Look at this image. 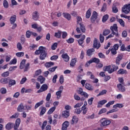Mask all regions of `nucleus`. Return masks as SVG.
I'll return each instance as SVG.
<instances>
[{"label": "nucleus", "mask_w": 130, "mask_h": 130, "mask_svg": "<svg viewBox=\"0 0 130 130\" xmlns=\"http://www.w3.org/2000/svg\"><path fill=\"white\" fill-rule=\"evenodd\" d=\"M60 53H62L61 57L64 59V61H69L70 60V56H69L67 53H64L63 50L60 51Z\"/></svg>", "instance_id": "6"}, {"label": "nucleus", "mask_w": 130, "mask_h": 130, "mask_svg": "<svg viewBox=\"0 0 130 130\" xmlns=\"http://www.w3.org/2000/svg\"><path fill=\"white\" fill-rule=\"evenodd\" d=\"M25 110V107L24 106V105L23 104H20L17 108V111L19 112H22V111Z\"/></svg>", "instance_id": "20"}, {"label": "nucleus", "mask_w": 130, "mask_h": 130, "mask_svg": "<svg viewBox=\"0 0 130 130\" xmlns=\"http://www.w3.org/2000/svg\"><path fill=\"white\" fill-rule=\"evenodd\" d=\"M17 63V59L14 58L11 60L9 64H16Z\"/></svg>", "instance_id": "59"}, {"label": "nucleus", "mask_w": 130, "mask_h": 130, "mask_svg": "<svg viewBox=\"0 0 130 130\" xmlns=\"http://www.w3.org/2000/svg\"><path fill=\"white\" fill-rule=\"evenodd\" d=\"M16 55L18 57H22V56H24V52H17L16 53Z\"/></svg>", "instance_id": "54"}, {"label": "nucleus", "mask_w": 130, "mask_h": 130, "mask_svg": "<svg viewBox=\"0 0 130 130\" xmlns=\"http://www.w3.org/2000/svg\"><path fill=\"white\" fill-rule=\"evenodd\" d=\"M42 73V71H41V70H37L35 72V75L34 76V78H35V77H36V76H39V75H41Z\"/></svg>", "instance_id": "50"}, {"label": "nucleus", "mask_w": 130, "mask_h": 130, "mask_svg": "<svg viewBox=\"0 0 130 130\" xmlns=\"http://www.w3.org/2000/svg\"><path fill=\"white\" fill-rule=\"evenodd\" d=\"M63 16L64 18H66V19H67V20H70L71 19V15L69 13H63Z\"/></svg>", "instance_id": "38"}, {"label": "nucleus", "mask_w": 130, "mask_h": 130, "mask_svg": "<svg viewBox=\"0 0 130 130\" xmlns=\"http://www.w3.org/2000/svg\"><path fill=\"white\" fill-rule=\"evenodd\" d=\"M95 52V49L94 48H91L89 49L87 52L86 53L88 56H90V55H92L93 54V53Z\"/></svg>", "instance_id": "25"}, {"label": "nucleus", "mask_w": 130, "mask_h": 130, "mask_svg": "<svg viewBox=\"0 0 130 130\" xmlns=\"http://www.w3.org/2000/svg\"><path fill=\"white\" fill-rule=\"evenodd\" d=\"M3 6L5 9H8L9 8V3L7 1V0H4L3 1Z\"/></svg>", "instance_id": "43"}, {"label": "nucleus", "mask_w": 130, "mask_h": 130, "mask_svg": "<svg viewBox=\"0 0 130 130\" xmlns=\"http://www.w3.org/2000/svg\"><path fill=\"white\" fill-rule=\"evenodd\" d=\"M106 93H107V90L104 89L101 91V92H100L99 93V94L97 95V97H99V96H102L103 95H105V94H106Z\"/></svg>", "instance_id": "41"}, {"label": "nucleus", "mask_w": 130, "mask_h": 130, "mask_svg": "<svg viewBox=\"0 0 130 130\" xmlns=\"http://www.w3.org/2000/svg\"><path fill=\"white\" fill-rule=\"evenodd\" d=\"M94 100V98H91L90 99H88V103L89 105H92L93 104V101Z\"/></svg>", "instance_id": "60"}, {"label": "nucleus", "mask_w": 130, "mask_h": 130, "mask_svg": "<svg viewBox=\"0 0 130 130\" xmlns=\"http://www.w3.org/2000/svg\"><path fill=\"white\" fill-rule=\"evenodd\" d=\"M55 109H56V107H53L51 108L48 111V114H51L53 113V112L54 111V110H55Z\"/></svg>", "instance_id": "40"}, {"label": "nucleus", "mask_w": 130, "mask_h": 130, "mask_svg": "<svg viewBox=\"0 0 130 130\" xmlns=\"http://www.w3.org/2000/svg\"><path fill=\"white\" fill-rule=\"evenodd\" d=\"M122 11L125 14H129L130 12V4L125 5L122 8Z\"/></svg>", "instance_id": "4"}, {"label": "nucleus", "mask_w": 130, "mask_h": 130, "mask_svg": "<svg viewBox=\"0 0 130 130\" xmlns=\"http://www.w3.org/2000/svg\"><path fill=\"white\" fill-rule=\"evenodd\" d=\"M124 84L119 83L117 85V88L120 92H125V87L123 86Z\"/></svg>", "instance_id": "11"}, {"label": "nucleus", "mask_w": 130, "mask_h": 130, "mask_svg": "<svg viewBox=\"0 0 130 130\" xmlns=\"http://www.w3.org/2000/svg\"><path fill=\"white\" fill-rule=\"evenodd\" d=\"M110 33V30L108 29H105L103 32V35H104V36H107V35H108V34H109Z\"/></svg>", "instance_id": "44"}, {"label": "nucleus", "mask_w": 130, "mask_h": 130, "mask_svg": "<svg viewBox=\"0 0 130 130\" xmlns=\"http://www.w3.org/2000/svg\"><path fill=\"white\" fill-rule=\"evenodd\" d=\"M110 29L112 32H116V33H118V30L117 29V25L114 24L113 26H111Z\"/></svg>", "instance_id": "28"}, {"label": "nucleus", "mask_w": 130, "mask_h": 130, "mask_svg": "<svg viewBox=\"0 0 130 130\" xmlns=\"http://www.w3.org/2000/svg\"><path fill=\"white\" fill-rule=\"evenodd\" d=\"M56 47H57V43H55L52 45L51 49L52 50H55V49H56Z\"/></svg>", "instance_id": "61"}, {"label": "nucleus", "mask_w": 130, "mask_h": 130, "mask_svg": "<svg viewBox=\"0 0 130 130\" xmlns=\"http://www.w3.org/2000/svg\"><path fill=\"white\" fill-rule=\"evenodd\" d=\"M38 81L40 82L41 84H43L44 81H45V78L43 77L42 76H40L38 78Z\"/></svg>", "instance_id": "35"}, {"label": "nucleus", "mask_w": 130, "mask_h": 130, "mask_svg": "<svg viewBox=\"0 0 130 130\" xmlns=\"http://www.w3.org/2000/svg\"><path fill=\"white\" fill-rule=\"evenodd\" d=\"M77 27H80L82 32H83V33H85L86 28H85V26H84V24L82 23V18H81V17L78 16L77 17Z\"/></svg>", "instance_id": "1"}, {"label": "nucleus", "mask_w": 130, "mask_h": 130, "mask_svg": "<svg viewBox=\"0 0 130 130\" xmlns=\"http://www.w3.org/2000/svg\"><path fill=\"white\" fill-rule=\"evenodd\" d=\"M124 105L123 104H116V105H114L113 106V108H115V109H116V108H122Z\"/></svg>", "instance_id": "32"}, {"label": "nucleus", "mask_w": 130, "mask_h": 130, "mask_svg": "<svg viewBox=\"0 0 130 130\" xmlns=\"http://www.w3.org/2000/svg\"><path fill=\"white\" fill-rule=\"evenodd\" d=\"M62 92H61V91H59L58 90V91L56 92V95L57 96L56 98L57 99H59V98H60V97H61V93Z\"/></svg>", "instance_id": "45"}, {"label": "nucleus", "mask_w": 130, "mask_h": 130, "mask_svg": "<svg viewBox=\"0 0 130 130\" xmlns=\"http://www.w3.org/2000/svg\"><path fill=\"white\" fill-rule=\"evenodd\" d=\"M62 34V38L63 39H66L67 38V36H68V32L66 31H63L61 32Z\"/></svg>", "instance_id": "55"}, {"label": "nucleus", "mask_w": 130, "mask_h": 130, "mask_svg": "<svg viewBox=\"0 0 130 130\" xmlns=\"http://www.w3.org/2000/svg\"><path fill=\"white\" fill-rule=\"evenodd\" d=\"M44 48H45L44 47H42V46H40L39 48V50H37L35 51V54H37V55L41 54V51L44 50Z\"/></svg>", "instance_id": "31"}, {"label": "nucleus", "mask_w": 130, "mask_h": 130, "mask_svg": "<svg viewBox=\"0 0 130 130\" xmlns=\"http://www.w3.org/2000/svg\"><path fill=\"white\" fill-rule=\"evenodd\" d=\"M61 33L62 31L61 30H58L57 32L55 33L54 37H56V38H60L61 37Z\"/></svg>", "instance_id": "33"}, {"label": "nucleus", "mask_w": 130, "mask_h": 130, "mask_svg": "<svg viewBox=\"0 0 130 130\" xmlns=\"http://www.w3.org/2000/svg\"><path fill=\"white\" fill-rule=\"evenodd\" d=\"M104 70L105 72H108L109 74H112V73H113V68L111 67V66H107L105 67V69H104Z\"/></svg>", "instance_id": "13"}, {"label": "nucleus", "mask_w": 130, "mask_h": 130, "mask_svg": "<svg viewBox=\"0 0 130 130\" xmlns=\"http://www.w3.org/2000/svg\"><path fill=\"white\" fill-rule=\"evenodd\" d=\"M1 82L2 84H8L9 80L7 78H3L1 80Z\"/></svg>", "instance_id": "51"}, {"label": "nucleus", "mask_w": 130, "mask_h": 130, "mask_svg": "<svg viewBox=\"0 0 130 130\" xmlns=\"http://www.w3.org/2000/svg\"><path fill=\"white\" fill-rule=\"evenodd\" d=\"M16 85V81L15 80L10 79L9 82V87H12V86H14Z\"/></svg>", "instance_id": "36"}, {"label": "nucleus", "mask_w": 130, "mask_h": 130, "mask_svg": "<svg viewBox=\"0 0 130 130\" xmlns=\"http://www.w3.org/2000/svg\"><path fill=\"white\" fill-rule=\"evenodd\" d=\"M54 64V63H53V62H46L45 64V67H46V68H51V67H52V66H53Z\"/></svg>", "instance_id": "37"}, {"label": "nucleus", "mask_w": 130, "mask_h": 130, "mask_svg": "<svg viewBox=\"0 0 130 130\" xmlns=\"http://www.w3.org/2000/svg\"><path fill=\"white\" fill-rule=\"evenodd\" d=\"M105 103H107V101L106 100H104L102 101H100L99 102L98 104V108H100V107H102V105H104Z\"/></svg>", "instance_id": "19"}, {"label": "nucleus", "mask_w": 130, "mask_h": 130, "mask_svg": "<svg viewBox=\"0 0 130 130\" xmlns=\"http://www.w3.org/2000/svg\"><path fill=\"white\" fill-rule=\"evenodd\" d=\"M9 75H10V73L9 72V71H6L2 74V76L4 78H7V77H9Z\"/></svg>", "instance_id": "49"}, {"label": "nucleus", "mask_w": 130, "mask_h": 130, "mask_svg": "<svg viewBox=\"0 0 130 130\" xmlns=\"http://www.w3.org/2000/svg\"><path fill=\"white\" fill-rule=\"evenodd\" d=\"M17 68H18L17 66L11 67L9 69V72H13V71H15L16 70V69H17Z\"/></svg>", "instance_id": "63"}, {"label": "nucleus", "mask_w": 130, "mask_h": 130, "mask_svg": "<svg viewBox=\"0 0 130 130\" xmlns=\"http://www.w3.org/2000/svg\"><path fill=\"white\" fill-rule=\"evenodd\" d=\"M78 121H79V119L77 116H74L73 117L71 124H76Z\"/></svg>", "instance_id": "27"}, {"label": "nucleus", "mask_w": 130, "mask_h": 130, "mask_svg": "<svg viewBox=\"0 0 130 130\" xmlns=\"http://www.w3.org/2000/svg\"><path fill=\"white\" fill-rule=\"evenodd\" d=\"M92 13V9L89 8L86 13L85 17L86 19H90V17H91V14Z\"/></svg>", "instance_id": "21"}, {"label": "nucleus", "mask_w": 130, "mask_h": 130, "mask_svg": "<svg viewBox=\"0 0 130 130\" xmlns=\"http://www.w3.org/2000/svg\"><path fill=\"white\" fill-rule=\"evenodd\" d=\"M101 46V45L100 44V43H98V41L97 40V39H95L93 41L94 48H96V49H99Z\"/></svg>", "instance_id": "14"}, {"label": "nucleus", "mask_w": 130, "mask_h": 130, "mask_svg": "<svg viewBox=\"0 0 130 130\" xmlns=\"http://www.w3.org/2000/svg\"><path fill=\"white\" fill-rule=\"evenodd\" d=\"M117 111H118V109H112L111 110L107 112V114H109V113H113V112H117Z\"/></svg>", "instance_id": "57"}, {"label": "nucleus", "mask_w": 130, "mask_h": 130, "mask_svg": "<svg viewBox=\"0 0 130 130\" xmlns=\"http://www.w3.org/2000/svg\"><path fill=\"white\" fill-rule=\"evenodd\" d=\"M108 18H109V16H108V15L106 14L104 15L102 18V21L103 22V23H104L105 22H106V21L108 20Z\"/></svg>", "instance_id": "47"}, {"label": "nucleus", "mask_w": 130, "mask_h": 130, "mask_svg": "<svg viewBox=\"0 0 130 130\" xmlns=\"http://www.w3.org/2000/svg\"><path fill=\"white\" fill-rule=\"evenodd\" d=\"M41 52L40 58L41 59V60H44L46 57V55H47V53H46V52H45V48L44 49V50L41 51Z\"/></svg>", "instance_id": "8"}, {"label": "nucleus", "mask_w": 130, "mask_h": 130, "mask_svg": "<svg viewBox=\"0 0 130 130\" xmlns=\"http://www.w3.org/2000/svg\"><path fill=\"white\" fill-rule=\"evenodd\" d=\"M48 89V86L46 85V84H43L40 89L38 90V93H42V92H45V91H46Z\"/></svg>", "instance_id": "7"}, {"label": "nucleus", "mask_w": 130, "mask_h": 130, "mask_svg": "<svg viewBox=\"0 0 130 130\" xmlns=\"http://www.w3.org/2000/svg\"><path fill=\"white\" fill-rule=\"evenodd\" d=\"M70 125V123H69V121H66L64 122V123L62 124V130H67L68 129V126Z\"/></svg>", "instance_id": "16"}, {"label": "nucleus", "mask_w": 130, "mask_h": 130, "mask_svg": "<svg viewBox=\"0 0 130 130\" xmlns=\"http://www.w3.org/2000/svg\"><path fill=\"white\" fill-rule=\"evenodd\" d=\"M67 43H74V42L75 41V40L73 38H70L68 40H66Z\"/></svg>", "instance_id": "53"}, {"label": "nucleus", "mask_w": 130, "mask_h": 130, "mask_svg": "<svg viewBox=\"0 0 130 130\" xmlns=\"http://www.w3.org/2000/svg\"><path fill=\"white\" fill-rule=\"evenodd\" d=\"M20 123H21V119L17 118L16 120L15 124L14 125V127L15 130H18L19 126H20Z\"/></svg>", "instance_id": "10"}, {"label": "nucleus", "mask_w": 130, "mask_h": 130, "mask_svg": "<svg viewBox=\"0 0 130 130\" xmlns=\"http://www.w3.org/2000/svg\"><path fill=\"white\" fill-rule=\"evenodd\" d=\"M76 62H77V58H75L71 60V62L70 63V66L71 67H75V65L76 64Z\"/></svg>", "instance_id": "39"}, {"label": "nucleus", "mask_w": 130, "mask_h": 130, "mask_svg": "<svg viewBox=\"0 0 130 130\" xmlns=\"http://www.w3.org/2000/svg\"><path fill=\"white\" fill-rule=\"evenodd\" d=\"M63 117L68 118L70 116V112L69 111H63L62 113Z\"/></svg>", "instance_id": "29"}, {"label": "nucleus", "mask_w": 130, "mask_h": 130, "mask_svg": "<svg viewBox=\"0 0 130 130\" xmlns=\"http://www.w3.org/2000/svg\"><path fill=\"white\" fill-rule=\"evenodd\" d=\"M117 50H116L115 49L112 48L111 49V52L112 53V54H113V55L116 54L117 53V52L116 51Z\"/></svg>", "instance_id": "58"}, {"label": "nucleus", "mask_w": 130, "mask_h": 130, "mask_svg": "<svg viewBox=\"0 0 130 130\" xmlns=\"http://www.w3.org/2000/svg\"><path fill=\"white\" fill-rule=\"evenodd\" d=\"M123 57V56L122 55V54H120L118 55V56L116 58V64H119L120 62V60H121V59H122V58Z\"/></svg>", "instance_id": "15"}, {"label": "nucleus", "mask_w": 130, "mask_h": 130, "mask_svg": "<svg viewBox=\"0 0 130 130\" xmlns=\"http://www.w3.org/2000/svg\"><path fill=\"white\" fill-rule=\"evenodd\" d=\"M114 35H115L116 37H118V32L113 31L112 34L106 38V40H107V39H109V38H112Z\"/></svg>", "instance_id": "17"}, {"label": "nucleus", "mask_w": 130, "mask_h": 130, "mask_svg": "<svg viewBox=\"0 0 130 130\" xmlns=\"http://www.w3.org/2000/svg\"><path fill=\"white\" fill-rule=\"evenodd\" d=\"M77 92L78 94L81 95V96H84L86 98H88V97H89L88 93H87V92H84L83 89L81 88L77 90Z\"/></svg>", "instance_id": "9"}, {"label": "nucleus", "mask_w": 130, "mask_h": 130, "mask_svg": "<svg viewBox=\"0 0 130 130\" xmlns=\"http://www.w3.org/2000/svg\"><path fill=\"white\" fill-rule=\"evenodd\" d=\"M85 87L87 90H89V91H93L94 90V87L89 83H86Z\"/></svg>", "instance_id": "24"}, {"label": "nucleus", "mask_w": 130, "mask_h": 130, "mask_svg": "<svg viewBox=\"0 0 130 130\" xmlns=\"http://www.w3.org/2000/svg\"><path fill=\"white\" fill-rule=\"evenodd\" d=\"M117 73L118 75H124V74H127V71L124 69H120Z\"/></svg>", "instance_id": "34"}, {"label": "nucleus", "mask_w": 130, "mask_h": 130, "mask_svg": "<svg viewBox=\"0 0 130 130\" xmlns=\"http://www.w3.org/2000/svg\"><path fill=\"white\" fill-rule=\"evenodd\" d=\"M111 119L107 118H103L101 120V126H108L111 123Z\"/></svg>", "instance_id": "3"}, {"label": "nucleus", "mask_w": 130, "mask_h": 130, "mask_svg": "<svg viewBox=\"0 0 130 130\" xmlns=\"http://www.w3.org/2000/svg\"><path fill=\"white\" fill-rule=\"evenodd\" d=\"M97 16H98L97 12L96 11H93L91 17V21L92 23H94V22H95L96 20V19H97Z\"/></svg>", "instance_id": "12"}, {"label": "nucleus", "mask_w": 130, "mask_h": 130, "mask_svg": "<svg viewBox=\"0 0 130 130\" xmlns=\"http://www.w3.org/2000/svg\"><path fill=\"white\" fill-rule=\"evenodd\" d=\"M63 82H64V78H63V75H61L60 76L59 83L60 84H63Z\"/></svg>", "instance_id": "56"}, {"label": "nucleus", "mask_w": 130, "mask_h": 130, "mask_svg": "<svg viewBox=\"0 0 130 130\" xmlns=\"http://www.w3.org/2000/svg\"><path fill=\"white\" fill-rule=\"evenodd\" d=\"M81 109L82 110V113L83 114H86L88 112V108H81Z\"/></svg>", "instance_id": "62"}, {"label": "nucleus", "mask_w": 130, "mask_h": 130, "mask_svg": "<svg viewBox=\"0 0 130 130\" xmlns=\"http://www.w3.org/2000/svg\"><path fill=\"white\" fill-rule=\"evenodd\" d=\"M13 126H14V123L12 122H9L6 125L5 128H6V129H11Z\"/></svg>", "instance_id": "26"}, {"label": "nucleus", "mask_w": 130, "mask_h": 130, "mask_svg": "<svg viewBox=\"0 0 130 130\" xmlns=\"http://www.w3.org/2000/svg\"><path fill=\"white\" fill-rule=\"evenodd\" d=\"M115 102V101H112L110 102H109L106 105V107L107 108H109L110 107V105H113V104H114V103Z\"/></svg>", "instance_id": "46"}, {"label": "nucleus", "mask_w": 130, "mask_h": 130, "mask_svg": "<svg viewBox=\"0 0 130 130\" xmlns=\"http://www.w3.org/2000/svg\"><path fill=\"white\" fill-rule=\"evenodd\" d=\"M16 18L17 16H16V15H14L11 17L10 21L11 24H15Z\"/></svg>", "instance_id": "23"}, {"label": "nucleus", "mask_w": 130, "mask_h": 130, "mask_svg": "<svg viewBox=\"0 0 130 130\" xmlns=\"http://www.w3.org/2000/svg\"><path fill=\"white\" fill-rule=\"evenodd\" d=\"M44 102V101L42 100L39 102L37 103L35 105V109H37L38 107H39L40 106H41V105L43 104Z\"/></svg>", "instance_id": "30"}, {"label": "nucleus", "mask_w": 130, "mask_h": 130, "mask_svg": "<svg viewBox=\"0 0 130 130\" xmlns=\"http://www.w3.org/2000/svg\"><path fill=\"white\" fill-rule=\"evenodd\" d=\"M39 18V15H38V12H37V11H36L32 13V19L35 21H37Z\"/></svg>", "instance_id": "18"}, {"label": "nucleus", "mask_w": 130, "mask_h": 130, "mask_svg": "<svg viewBox=\"0 0 130 130\" xmlns=\"http://www.w3.org/2000/svg\"><path fill=\"white\" fill-rule=\"evenodd\" d=\"M46 112V108L42 107L40 112V115H43Z\"/></svg>", "instance_id": "48"}, {"label": "nucleus", "mask_w": 130, "mask_h": 130, "mask_svg": "<svg viewBox=\"0 0 130 130\" xmlns=\"http://www.w3.org/2000/svg\"><path fill=\"white\" fill-rule=\"evenodd\" d=\"M100 61V60L99 59L96 58H93L90 60H89L86 63V67H89L91 63L92 62H95V63H99Z\"/></svg>", "instance_id": "5"}, {"label": "nucleus", "mask_w": 130, "mask_h": 130, "mask_svg": "<svg viewBox=\"0 0 130 130\" xmlns=\"http://www.w3.org/2000/svg\"><path fill=\"white\" fill-rule=\"evenodd\" d=\"M119 23L120 25L122 26V27H124V22L122 19H119Z\"/></svg>", "instance_id": "64"}, {"label": "nucleus", "mask_w": 130, "mask_h": 130, "mask_svg": "<svg viewBox=\"0 0 130 130\" xmlns=\"http://www.w3.org/2000/svg\"><path fill=\"white\" fill-rule=\"evenodd\" d=\"M19 115H20L19 113H15L10 117V118H18V117H19Z\"/></svg>", "instance_id": "52"}, {"label": "nucleus", "mask_w": 130, "mask_h": 130, "mask_svg": "<svg viewBox=\"0 0 130 130\" xmlns=\"http://www.w3.org/2000/svg\"><path fill=\"white\" fill-rule=\"evenodd\" d=\"M29 66L30 63H27L26 64V60L23 59L20 63V70H23V69H24V72H27V71L29 70Z\"/></svg>", "instance_id": "2"}, {"label": "nucleus", "mask_w": 130, "mask_h": 130, "mask_svg": "<svg viewBox=\"0 0 130 130\" xmlns=\"http://www.w3.org/2000/svg\"><path fill=\"white\" fill-rule=\"evenodd\" d=\"M86 38V36L83 35L82 36V38L78 40V44L79 45H82L83 43H84V40H85V39Z\"/></svg>", "instance_id": "22"}, {"label": "nucleus", "mask_w": 130, "mask_h": 130, "mask_svg": "<svg viewBox=\"0 0 130 130\" xmlns=\"http://www.w3.org/2000/svg\"><path fill=\"white\" fill-rule=\"evenodd\" d=\"M86 119H94L95 118V114H92L91 115H87L85 117Z\"/></svg>", "instance_id": "42"}]
</instances>
